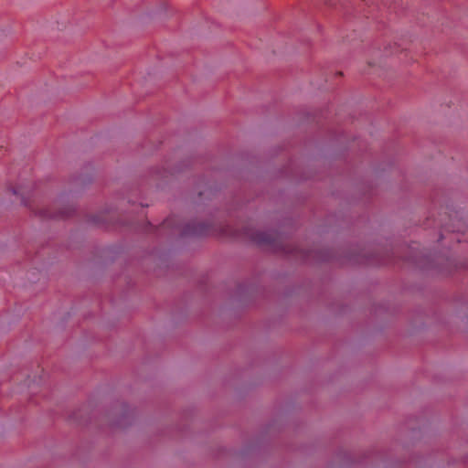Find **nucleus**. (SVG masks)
<instances>
[{
	"instance_id": "423d86ee",
	"label": "nucleus",
	"mask_w": 468,
	"mask_h": 468,
	"mask_svg": "<svg viewBox=\"0 0 468 468\" xmlns=\"http://www.w3.org/2000/svg\"><path fill=\"white\" fill-rule=\"evenodd\" d=\"M225 233H226V235H229V236H232V237H239V234L234 233L230 229H226Z\"/></svg>"
},
{
	"instance_id": "f03ea898",
	"label": "nucleus",
	"mask_w": 468,
	"mask_h": 468,
	"mask_svg": "<svg viewBox=\"0 0 468 468\" xmlns=\"http://www.w3.org/2000/svg\"><path fill=\"white\" fill-rule=\"evenodd\" d=\"M143 16L150 21L154 19H167L176 16L179 20V27L188 26L189 29H213L214 27L218 28L219 27L218 24L203 11L199 5L198 0L185 11L177 10L173 7L167 0H163L155 6L146 8Z\"/></svg>"
},
{
	"instance_id": "6e6552de",
	"label": "nucleus",
	"mask_w": 468,
	"mask_h": 468,
	"mask_svg": "<svg viewBox=\"0 0 468 468\" xmlns=\"http://www.w3.org/2000/svg\"><path fill=\"white\" fill-rule=\"evenodd\" d=\"M14 194L15 195H20V193L18 191H16V190H14Z\"/></svg>"
},
{
	"instance_id": "39448f33",
	"label": "nucleus",
	"mask_w": 468,
	"mask_h": 468,
	"mask_svg": "<svg viewBox=\"0 0 468 468\" xmlns=\"http://www.w3.org/2000/svg\"><path fill=\"white\" fill-rule=\"evenodd\" d=\"M209 232L208 229L205 228L204 226L199 227H193V228H187L184 233L185 234H194V235H204L207 234Z\"/></svg>"
},
{
	"instance_id": "f257e3e1",
	"label": "nucleus",
	"mask_w": 468,
	"mask_h": 468,
	"mask_svg": "<svg viewBox=\"0 0 468 468\" xmlns=\"http://www.w3.org/2000/svg\"><path fill=\"white\" fill-rule=\"evenodd\" d=\"M420 12L409 5V0H302L292 6L283 17L292 24L288 29H324L314 11L323 16L335 15L341 17L346 24L358 26L357 29H389L388 22L397 18L415 17V26L420 29H434L432 26L436 12Z\"/></svg>"
},
{
	"instance_id": "7ed1b4c3",
	"label": "nucleus",
	"mask_w": 468,
	"mask_h": 468,
	"mask_svg": "<svg viewBox=\"0 0 468 468\" xmlns=\"http://www.w3.org/2000/svg\"><path fill=\"white\" fill-rule=\"evenodd\" d=\"M240 235L245 236L259 245H270L275 247L278 244V234L273 231L261 232L246 227L243 229V233Z\"/></svg>"
},
{
	"instance_id": "20e7f679",
	"label": "nucleus",
	"mask_w": 468,
	"mask_h": 468,
	"mask_svg": "<svg viewBox=\"0 0 468 468\" xmlns=\"http://www.w3.org/2000/svg\"><path fill=\"white\" fill-rule=\"evenodd\" d=\"M71 210L72 208L70 207H58L56 211L50 209H42L39 211V215L43 218H63L69 216Z\"/></svg>"
},
{
	"instance_id": "0eeeda50",
	"label": "nucleus",
	"mask_w": 468,
	"mask_h": 468,
	"mask_svg": "<svg viewBox=\"0 0 468 468\" xmlns=\"http://www.w3.org/2000/svg\"><path fill=\"white\" fill-rule=\"evenodd\" d=\"M21 202L24 203L25 205H27V201L23 197H21Z\"/></svg>"
},
{
	"instance_id": "1a4fd4ad",
	"label": "nucleus",
	"mask_w": 468,
	"mask_h": 468,
	"mask_svg": "<svg viewBox=\"0 0 468 468\" xmlns=\"http://www.w3.org/2000/svg\"><path fill=\"white\" fill-rule=\"evenodd\" d=\"M8 29L7 27H0V30Z\"/></svg>"
}]
</instances>
